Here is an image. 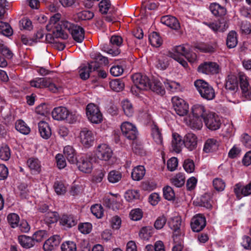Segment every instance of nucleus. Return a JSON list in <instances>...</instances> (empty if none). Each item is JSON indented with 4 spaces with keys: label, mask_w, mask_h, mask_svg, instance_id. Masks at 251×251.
I'll use <instances>...</instances> for the list:
<instances>
[{
    "label": "nucleus",
    "mask_w": 251,
    "mask_h": 251,
    "mask_svg": "<svg viewBox=\"0 0 251 251\" xmlns=\"http://www.w3.org/2000/svg\"><path fill=\"white\" fill-rule=\"evenodd\" d=\"M133 83L142 90H148L150 80L146 75L141 73H135L131 76Z\"/></svg>",
    "instance_id": "obj_13"
},
{
    "label": "nucleus",
    "mask_w": 251,
    "mask_h": 251,
    "mask_svg": "<svg viewBox=\"0 0 251 251\" xmlns=\"http://www.w3.org/2000/svg\"><path fill=\"white\" fill-rule=\"evenodd\" d=\"M91 72L88 66H81L79 71L80 77L83 80L87 79L90 76V73Z\"/></svg>",
    "instance_id": "obj_58"
},
{
    "label": "nucleus",
    "mask_w": 251,
    "mask_h": 251,
    "mask_svg": "<svg viewBox=\"0 0 251 251\" xmlns=\"http://www.w3.org/2000/svg\"><path fill=\"white\" fill-rule=\"evenodd\" d=\"M49 83V82L48 81V78L47 77H37L31 80L30 82V85L32 87L37 88L45 87Z\"/></svg>",
    "instance_id": "obj_35"
},
{
    "label": "nucleus",
    "mask_w": 251,
    "mask_h": 251,
    "mask_svg": "<svg viewBox=\"0 0 251 251\" xmlns=\"http://www.w3.org/2000/svg\"><path fill=\"white\" fill-rule=\"evenodd\" d=\"M123 110L126 115L130 117L133 113V108L130 102L127 100H124L122 102Z\"/></svg>",
    "instance_id": "obj_43"
},
{
    "label": "nucleus",
    "mask_w": 251,
    "mask_h": 251,
    "mask_svg": "<svg viewBox=\"0 0 251 251\" xmlns=\"http://www.w3.org/2000/svg\"><path fill=\"white\" fill-rule=\"evenodd\" d=\"M214 188L218 191H223L226 187L225 182L221 178H216L213 181Z\"/></svg>",
    "instance_id": "obj_60"
},
{
    "label": "nucleus",
    "mask_w": 251,
    "mask_h": 251,
    "mask_svg": "<svg viewBox=\"0 0 251 251\" xmlns=\"http://www.w3.org/2000/svg\"><path fill=\"white\" fill-rule=\"evenodd\" d=\"M188 50V49L184 45H179L175 47L172 50V51H169L168 52V55L177 61L183 67L187 68L188 63L187 61L184 59L183 56L185 57V55L187 54Z\"/></svg>",
    "instance_id": "obj_5"
},
{
    "label": "nucleus",
    "mask_w": 251,
    "mask_h": 251,
    "mask_svg": "<svg viewBox=\"0 0 251 251\" xmlns=\"http://www.w3.org/2000/svg\"><path fill=\"white\" fill-rule=\"evenodd\" d=\"M58 219V214L56 212L49 211L44 216V221L48 225L56 223Z\"/></svg>",
    "instance_id": "obj_41"
},
{
    "label": "nucleus",
    "mask_w": 251,
    "mask_h": 251,
    "mask_svg": "<svg viewBox=\"0 0 251 251\" xmlns=\"http://www.w3.org/2000/svg\"><path fill=\"white\" fill-rule=\"evenodd\" d=\"M94 16L92 12L84 10L77 13V17L80 20H89Z\"/></svg>",
    "instance_id": "obj_59"
},
{
    "label": "nucleus",
    "mask_w": 251,
    "mask_h": 251,
    "mask_svg": "<svg viewBox=\"0 0 251 251\" xmlns=\"http://www.w3.org/2000/svg\"><path fill=\"white\" fill-rule=\"evenodd\" d=\"M164 83L167 90L171 92H176L179 89V84L175 81L166 80L164 82Z\"/></svg>",
    "instance_id": "obj_51"
},
{
    "label": "nucleus",
    "mask_w": 251,
    "mask_h": 251,
    "mask_svg": "<svg viewBox=\"0 0 251 251\" xmlns=\"http://www.w3.org/2000/svg\"><path fill=\"white\" fill-rule=\"evenodd\" d=\"M238 79L237 76L233 74L229 75L226 80L225 87L226 89L234 91L237 89Z\"/></svg>",
    "instance_id": "obj_26"
},
{
    "label": "nucleus",
    "mask_w": 251,
    "mask_h": 251,
    "mask_svg": "<svg viewBox=\"0 0 251 251\" xmlns=\"http://www.w3.org/2000/svg\"><path fill=\"white\" fill-rule=\"evenodd\" d=\"M149 86L148 89H151L158 94L163 95L165 93L164 88L162 85V83L158 80L153 79L151 81H150Z\"/></svg>",
    "instance_id": "obj_25"
},
{
    "label": "nucleus",
    "mask_w": 251,
    "mask_h": 251,
    "mask_svg": "<svg viewBox=\"0 0 251 251\" xmlns=\"http://www.w3.org/2000/svg\"><path fill=\"white\" fill-rule=\"evenodd\" d=\"M209 8L212 14L216 17H222L226 13V8L216 2L211 3Z\"/></svg>",
    "instance_id": "obj_23"
},
{
    "label": "nucleus",
    "mask_w": 251,
    "mask_h": 251,
    "mask_svg": "<svg viewBox=\"0 0 251 251\" xmlns=\"http://www.w3.org/2000/svg\"><path fill=\"white\" fill-rule=\"evenodd\" d=\"M153 228L151 226L143 227L139 233V237L144 240H148L152 234Z\"/></svg>",
    "instance_id": "obj_40"
},
{
    "label": "nucleus",
    "mask_w": 251,
    "mask_h": 251,
    "mask_svg": "<svg viewBox=\"0 0 251 251\" xmlns=\"http://www.w3.org/2000/svg\"><path fill=\"white\" fill-rule=\"evenodd\" d=\"M237 33L234 31H230L226 38V44L227 47L229 49L235 48L237 44Z\"/></svg>",
    "instance_id": "obj_33"
},
{
    "label": "nucleus",
    "mask_w": 251,
    "mask_h": 251,
    "mask_svg": "<svg viewBox=\"0 0 251 251\" xmlns=\"http://www.w3.org/2000/svg\"><path fill=\"white\" fill-rule=\"evenodd\" d=\"M160 22L162 24L176 30H178L180 27L177 19L171 15H166L162 17Z\"/></svg>",
    "instance_id": "obj_17"
},
{
    "label": "nucleus",
    "mask_w": 251,
    "mask_h": 251,
    "mask_svg": "<svg viewBox=\"0 0 251 251\" xmlns=\"http://www.w3.org/2000/svg\"><path fill=\"white\" fill-rule=\"evenodd\" d=\"M125 198L129 202L134 201L139 199V192L137 190H128L125 193Z\"/></svg>",
    "instance_id": "obj_37"
},
{
    "label": "nucleus",
    "mask_w": 251,
    "mask_h": 251,
    "mask_svg": "<svg viewBox=\"0 0 251 251\" xmlns=\"http://www.w3.org/2000/svg\"><path fill=\"white\" fill-rule=\"evenodd\" d=\"M92 226L89 223H81L78 226L79 231L83 234H88L92 230Z\"/></svg>",
    "instance_id": "obj_61"
},
{
    "label": "nucleus",
    "mask_w": 251,
    "mask_h": 251,
    "mask_svg": "<svg viewBox=\"0 0 251 251\" xmlns=\"http://www.w3.org/2000/svg\"><path fill=\"white\" fill-rule=\"evenodd\" d=\"M27 164L31 171L34 174H39L41 171L40 161L37 158H30L28 159Z\"/></svg>",
    "instance_id": "obj_30"
},
{
    "label": "nucleus",
    "mask_w": 251,
    "mask_h": 251,
    "mask_svg": "<svg viewBox=\"0 0 251 251\" xmlns=\"http://www.w3.org/2000/svg\"><path fill=\"white\" fill-rule=\"evenodd\" d=\"M206 224L205 217L201 214L194 216L191 219V227L194 232H199L205 226Z\"/></svg>",
    "instance_id": "obj_15"
},
{
    "label": "nucleus",
    "mask_w": 251,
    "mask_h": 251,
    "mask_svg": "<svg viewBox=\"0 0 251 251\" xmlns=\"http://www.w3.org/2000/svg\"><path fill=\"white\" fill-rule=\"evenodd\" d=\"M110 88L115 91L120 92L122 91L124 87L125 84L122 80L115 79L111 80L109 83Z\"/></svg>",
    "instance_id": "obj_42"
},
{
    "label": "nucleus",
    "mask_w": 251,
    "mask_h": 251,
    "mask_svg": "<svg viewBox=\"0 0 251 251\" xmlns=\"http://www.w3.org/2000/svg\"><path fill=\"white\" fill-rule=\"evenodd\" d=\"M192 113L195 118L196 119L195 123V119H191L190 120V125L192 128L200 129L202 126L201 119L204 120V117H205L206 113L204 107L201 105H194L192 109Z\"/></svg>",
    "instance_id": "obj_3"
},
{
    "label": "nucleus",
    "mask_w": 251,
    "mask_h": 251,
    "mask_svg": "<svg viewBox=\"0 0 251 251\" xmlns=\"http://www.w3.org/2000/svg\"><path fill=\"white\" fill-rule=\"evenodd\" d=\"M0 53L5 57L10 59L13 57V53L5 45L3 41L0 39Z\"/></svg>",
    "instance_id": "obj_47"
},
{
    "label": "nucleus",
    "mask_w": 251,
    "mask_h": 251,
    "mask_svg": "<svg viewBox=\"0 0 251 251\" xmlns=\"http://www.w3.org/2000/svg\"><path fill=\"white\" fill-rule=\"evenodd\" d=\"M112 154L111 149L107 145L101 144L97 147L95 157L101 160L108 161L111 158Z\"/></svg>",
    "instance_id": "obj_10"
},
{
    "label": "nucleus",
    "mask_w": 251,
    "mask_h": 251,
    "mask_svg": "<svg viewBox=\"0 0 251 251\" xmlns=\"http://www.w3.org/2000/svg\"><path fill=\"white\" fill-rule=\"evenodd\" d=\"M86 115L92 123L99 124L102 120V116L99 107L93 103L88 104L86 107Z\"/></svg>",
    "instance_id": "obj_7"
},
{
    "label": "nucleus",
    "mask_w": 251,
    "mask_h": 251,
    "mask_svg": "<svg viewBox=\"0 0 251 251\" xmlns=\"http://www.w3.org/2000/svg\"><path fill=\"white\" fill-rule=\"evenodd\" d=\"M163 196L165 199L171 201L174 199L175 194L171 187L166 186L163 188Z\"/></svg>",
    "instance_id": "obj_56"
},
{
    "label": "nucleus",
    "mask_w": 251,
    "mask_h": 251,
    "mask_svg": "<svg viewBox=\"0 0 251 251\" xmlns=\"http://www.w3.org/2000/svg\"><path fill=\"white\" fill-rule=\"evenodd\" d=\"M99 6L100 11L102 14H106L110 6V1L109 0H102L99 3Z\"/></svg>",
    "instance_id": "obj_62"
},
{
    "label": "nucleus",
    "mask_w": 251,
    "mask_h": 251,
    "mask_svg": "<svg viewBox=\"0 0 251 251\" xmlns=\"http://www.w3.org/2000/svg\"><path fill=\"white\" fill-rule=\"evenodd\" d=\"M121 129L123 134L127 139L134 140L136 138L138 131L132 124L128 122H124L121 126Z\"/></svg>",
    "instance_id": "obj_12"
},
{
    "label": "nucleus",
    "mask_w": 251,
    "mask_h": 251,
    "mask_svg": "<svg viewBox=\"0 0 251 251\" xmlns=\"http://www.w3.org/2000/svg\"><path fill=\"white\" fill-rule=\"evenodd\" d=\"M96 161V158L93 155H85L76 160L78 169L84 173H91L93 169V162Z\"/></svg>",
    "instance_id": "obj_6"
},
{
    "label": "nucleus",
    "mask_w": 251,
    "mask_h": 251,
    "mask_svg": "<svg viewBox=\"0 0 251 251\" xmlns=\"http://www.w3.org/2000/svg\"><path fill=\"white\" fill-rule=\"evenodd\" d=\"M211 202V198L209 194H204L201 197L200 201L201 206L210 208L212 207Z\"/></svg>",
    "instance_id": "obj_48"
},
{
    "label": "nucleus",
    "mask_w": 251,
    "mask_h": 251,
    "mask_svg": "<svg viewBox=\"0 0 251 251\" xmlns=\"http://www.w3.org/2000/svg\"><path fill=\"white\" fill-rule=\"evenodd\" d=\"M7 219L11 227L15 228L18 226L20 218L17 214H9L7 217Z\"/></svg>",
    "instance_id": "obj_49"
},
{
    "label": "nucleus",
    "mask_w": 251,
    "mask_h": 251,
    "mask_svg": "<svg viewBox=\"0 0 251 251\" xmlns=\"http://www.w3.org/2000/svg\"><path fill=\"white\" fill-rule=\"evenodd\" d=\"M167 58L164 56H159L156 62V68L161 70H165L168 66Z\"/></svg>",
    "instance_id": "obj_55"
},
{
    "label": "nucleus",
    "mask_w": 251,
    "mask_h": 251,
    "mask_svg": "<svg viewBox=\"0 0 251 251\" xmlns=\"http://www.w3.org/2000/svg\"><path fill=\"white\" fill-rule=\"evenodd\" d=\"M11 156L10 150L7 145H4L0 149V159L4 161L8 160Z\"/></svg>",
    "instance_id": "obj_50"
},
{
    "label": "nucleus",
    "mask_w": 251,
    "mask_h": 251,
    "mask_svg": "<svg viewBox=\"0 0 251 251\" xmlns=\"http://www.w3.org/2000/svg\"><path fill=\"white\" fill-rule=\"evenodd\" d=\"M197 138L192 133H188L185 135L183 139V145L189 151L195 150L197 146Z\"/></svg>",
    "instance_id": "obj_19"
},
{
    "label": "nucleus",
    "mask_w": 251,
    "mask_h": 251,
    "mask_svg": "<svg viewBox=\"0 0 251 251\" xmlns=\"http://www.w3.org/2000/svg\"><path fill=\"white\" fill-rule=\"evenodd\" d=\"M194 85L202 98L207 100H213L215 92L213 87L202 79H198L194 82Z\"/></svg>",
    "instance_id": "obj_2"
},
{
    "label": "nucleus",
    "mask_w": 251,
    "mask_h": 251,
    "mask_svg": "<svg viewBox=\"0 0 251 251\" xmlns=\"http://www.w3.org/2000/svg\"><path fill=\"white\" fill-rule=\"evenodd\" d=\"M196 48L203 52L213 53L216 51L217 45L215 43H201L197 45Z\"/></svg>",
    "instance_id": "obj_31"
},
{
    "label": "nucleus",
    "mask_w": 251,
    "mask_h": 251,
    "mask_svg": "<svg viewBox=\"0 0 251 251\" xmlns=\"http://www.w3.org/2000/svg\"><path fill=\"white\" fill-rule=\"evenodd\" d=\"M149 41L151 46L158 47L162 44V40L159 35L156 32H153L149 37Z\"/></svg>",
    "instance_id": "obj_36"
},
{
    "label": "nucleus",
    "mask_w": 251,
    "mask_h": 251,
    "mask_svg": "<svg viewBox=\"0 0 251 251\" xmlns=\"http://www.w3.org/2000/svg\"><path fill=\"white\" fill-rule=\"evenodd\" d=\"M183 167L185 171L188 173L194 172L195 168L193 160L189 158L184 160Z\"/></svg>",
    "instance_id": "obj_54"
},
{
    "label": "nucleus",
    "mask_w": 251,
    "mask_h": 251,
    "mask_svg": "<svg viewBox=\"0 0 251 251\" xmlns=\"http://www.w3.org/2000/svg\"><path fill=\"white\" fill-rule=\"evenodd\" d=\"M53 188L58 195H64L67 191L66 187L64 183L59 181H56L54 182Z\"/></svg>",
    "instance_id": "obj_57"
},
{
    "label": "nucleus",
    "mask_w": 251,
    "mask_h": 251,
    "mask_svg": "<svg viewBox=\"0 0 251 251\" xmlns=\"http://www.w3.org/2000/svg\"><path fill=\"white\" fill-rule=\"evenodd\" d=\"M92 214L97 218H101L103 215V207L100 204H96L91 207Z\"/></svg>",
    "instance_id": "obj_52"
},
{
    "label": "nucleus",
    "mask_w": 251,
    "mask_h": 251,
    "mask_svg": "<svg viewBox=\"0 0 251 251\" xmlns=\"http://www.w3.org/2000/svg\"><path fill=\"white\" fill-rule=\"evenodd\" d=\"M145 174V169L143 166L135 167L132 172L131 177L134 180L139 181L142 179Z\"/></svg>",
    "instance_id": "obj_32"
},
{
    "label": "nucleus",
    "mask_w": 251,
    "mask_h": 251,
    "mask_svg": "<svg viewBox=\"0 0 251 251\" xmlns=\"http://www.w3.org/2000/svg\"><path fill=\"white\" fill-rule=\"evenodd\" d=\"M51 114L53 119L57 121L66 120L69 123H73L76 120V117L75 115L70 113L68 110L63 106L54 108Z\"/></svg>",
    "instance_id": "obj_4"
},
{
    "label": "nucleus",
    "mask_w": 251,
    "mask_h": 251,
    "mask_svg": "<svg viewBox=\"0 0 251 251\" xmlns=\"http://www.w3.org/2000/svg\"><path fill=\"white\" fill-rule=\"evenodd\" d=\"M219 146V142L215 138H209L205 142L203 151L206 153L216 151Z\"/></svg>",
    "instance_id": "obj_24"
},
{
    "label": "nucleus",
    "mask_w": 251,
    "mask_h": 251,
    "mask_svg": "<svg viewBox=\"0 0 251 251\" xmlns=\"http://www.w3.org/2000/svg\"><path fill=\"white\" fill-rule=\"evenodd\" d=\"M15 128L20 133L27 135L30 132L29 127L23 120H18L15 123Z\"/></svg>",
    "instance_id": "obj_34"
},
{
    "label": "nucleus",
    "mask_w": 251,
    "mask_h": 251,
    "mask_svg": "<svg viewBox=\"0 0 251 251\" xmlns=\"http://www.w3.org/2000/svg\"><path fill=\"white\" fill-rule=\"evenodd\" d=\"M39 131L41 136L45 139H49L51 135V131L49 124L45 122L41 121L38 123Z\"/></svg>",
    "instance_id": "obj_22"
},
{
    "label": "nucleus",
    "mask_w": 251,
    "mask_h": 251,
    "mask_svg": "<svg viewBox=\"0 0 251 251\" xmlns=\"http://www.w3.org/2000/svg\"><path fill=\"white\" fill-rule=\"evenodd\" d=\"M171 182L176 187H180L185 183V177L182 174L179 173L171 179Z\"/></svg>",
    "instance_id": "obj_45"
},
{
    "label": "nucleus",
    "mask_w": 251,
    "mask_h": 251,
    "mask_svg": "<svg viewBox=\"0 0 251 251\" xmlns=\"http://www.w3.org/2000/svg\"><path fill=\"white\" fill-rule=\"evenodd\" d=\"M151 135L154 141L157 144H161L163 138L159 129L156 126H153L151 128Z\"/></svg>",
    "instance_id": "obj_39"
},
{
    "label": "nucleus",
    "mask_w": 251,
    "mask_h": 251,
    "mask_svg": "<svg viewBox=\"0 0 251 251\" xmlns=\"http://www.w3.org/2000/svg\"><path fill=\"white\" fill-rule=\"evenodd\" d=\"M122 177L121 172L115 170L110 171L108 175V180L110 183H114L119 181Z\"/></svg>",
    "instance_id": "obj_46"
},
{
    "label": "nucleus",
    "mask_w": 251,
    "mask_h": 251,
    "mask_svg": "<svg viewBox=\"0 0 251 251\" xmlns=\"http://www.w3.org/2000/svg\"><path fill=\"white\" fill-rule=\"evenodd\" d=\"M0 33L8 37L12 35L13 30L8 23L0 22Z\"/></svg>",
    "instance_id": "obj_44"
},
{
    "label": "nucleus",
    "mask_w": 251,
    "mask_h": 251,
    "mask_svg": "<svg viewBox=\"0 0 251 251\" xmlns=\"http://www.w3.org/2000/svg\"><path fill=\"white\" fill-rule=\"evenodd\" d=\"M61 250V251H76V246L75 242L68 241L62 244Z\"/></svg>",
    "instance_id": "obj_53"
},
{
    "label": "nucleus",
    "mask_w": 251,
    "mask_h": 251,
    "mask_svg": "<svg viewBox=\"0 0 251 251\" xmlns=\"http://www.w3.org/2000/svg\"><path fill=\"white\" fill-rule=\"evenodd\" d=\"M183 145V140H182L181 137L177 133H173L171 144L172 150L178 153L181 151Z\"/></svg>",
    "instance_id": "obj_21"
},
{
    "label": "nucleus",
    "mask_w": 251,
    "mask_h": 251,
    "mask_svg": "<svg viewBox=\"0 0 251 251\" xmlns=\"http://www.w3.org/2000/svg\"><path fill=\"white\" fill-rule=\"evenodd\" d=\"M60 238L58 235H54L46 241L43 249L45 251H52L60 244Z\"/></svg>",
    "instance_id": "obj_20"
},
{
    "label": "nucleus",
    "mask_w": 251,
    "mask_h": 251,
    "mask_svg": "<svg viewBox=\"0 0 251 251\" xmlns=\"http://www.w3.org/2000/svg\"><path fill=\"white\" fill-rule=\"evenodd\" d=\"M219 65L212 62H206L201 64L198 67V71L207 75L217 74L220 72Z\"/></svg>",
    "instance_id": "obj_14"
},
{
    "label": "nucleus",
    "mask_w": 251,
    "mask_h": 251,
    "mask_svg": "<svg viewBox=\"0 0 251 251\" xmlns=\"http://www.w3.org/2000/svg\"><path fill=\"white\" fill-rule=\"evenodd\" d=\"M204 25L208 26L215 32L225 31L228 27V25L226 21H218L215 22L203 23Z\"/></svg>",
    "instance_id": "obj_18"
},
{
    "label": "nucleus",
    "mask_w": 251,
    "mask_h": 251,
    "mask_svg": "<svg viewBox=\"0 0 251 251\" xmlns=\"http://www.w3.org/2000/svg\"><path fill=\"white\" fill-rule=\"evenodd\" d=\"M181 218L179 216H175L170 218L168 222L169 227L173 230V240L177 241V238L181 237V232L180 226L181 225Z\"/></svg>",
    "instance_id": "obj_11"
},
{
    "label": "nucleus",
    "mask_w": 251,
    "mask_h": 251,
    "mask_svg": "<svg viewBox=\"0 0 251 251\" xmlns=\"http://www.w3.org/2000/svg\"><path fill=\"white\" fill-rule=\"evenodd\" d=\"M91 58L100 64L106 65L108 63L107 58L98 52H92L90 54Z\"/></svg>",
    "instance_id": "obj_38"
},
{
    "label": "nucleus",
    "mask_w": 251,
    "mask_h": 251,
    "mask_svg": "<svg viewBox=\"0 0 251 251\" xmlns=\"http://www.w3.org/2000/svg\"><path fill=\"white\" fill-rule=\"evenodd\" d=\"M167 222V219L164 216L158 217L154 222V226L157 229L162 228Z\"/></svg>",
    "instance_id": "obj_64"
},
{
    "label": "nucleus",
    "mask_w": 251,
    "mask_h": 251,
    "mask_svg": "<svg viewBox=\"0 0 251 251\" xmlns=\"http://www.w3.org/2000/svg\"><path fill=\"white\" fill-rule=\"evenodd\" d=\"M65 156L71 164H75L76 161V154L75 150L71 146L65 147L63 151Z\"/></svg>",
    "instance_id": "obj_28"
},
{
    "label": "nucleus",
    "mask_w": 251,
    "mask_h": 251,
    "mask_svg": "<svg viewBox=\"0 0 251 251\" xmlns=\"http://www.w3.org/2000/svg\"><path fill=\"white\" fill-rule=\"evenodd\" d=\"M131 219L134 221L140 220L143 217V212L139 208L132 210L130 212Z\"/></svg>",
    "instance_id": "obj_63"
},
{
    "label": "nucleus",
    "mask_w": 251,
    "mask_h": 251,
    "mask_svg": "<svg viewBox=\"0 0 251 251\" xmlns=\"http://www.w3.org/2000/svg\"><path fill=\"white\" fill-rule=\"evenodd\" d=\"M173 107L176 113L180 116H184L188 112L189 106L185 100L178 97L172 99Z\"/></svg>",
    "instance_id": "obj_8"
},
{
    "label": "nucleus",
    "mask_w": 251,
    "mask_h": 251,
    "mask_svg": "<svg viewBox=\"0 0 251 251\" xmlns=\"http://www.w3.org/2000/svg\"><path fill=\"white\" fill-rule=\"evenodd\" d=\"M60 222L63 226L70 228L77 224V220L72 215H63Z\"/></svg>",
    "instance_id": "obj_29"
},
{
    "label": "nucleus",
    "mask_w": 251,
    "mask_h": 251,
    "mask_svg": "<svg viewBox=\"0 0 251 251\" xmlns=\"http://www.w3.org/2000/svg\"><path fill=\"white\" fill-rule=\"evenodd\" d=\"M81 143L85 148L92 146L95 140V133L86 128H83L80 133Z\"/></svg>",
    "instance_id": "obj_16"
},
{
    "label": "nucleus",
    "mask_w": 251,
    "mask_h": 251,
    "mask_svg": "<svg viewBox=\"0 0 251 251\" xmlns=\"http://www.w3.org/2000/svg\"><path fill=\"white\" fill-rule=\"evenodd\" d=\"M203 121L207 128L216 130L220 127L221 122L219 117L214 113H208L204 117Z\"/></svg>",
    "instance_id": "obj_9"
},
{
    "label": "nucleus",
    "mask_w": 251,
    "mask_h": 251,
    "mask_svg": "<svg viewBox=\"0 0 251 251\" xmlns=\"http://www.w3.org/2000/svg\"><path fill=\"white\" fill-rule=\"evenodd\" d=\"M60 18L61 15L59 13L51 16L49 24L46 25L47 29L48 31L52 30L54 37L64 40L68 38V35L66 32V30H67L75 41L81 43L84 38L85 31L83 28L66 20L60 21Z\"/></svg>",
    "instance_id": "obj_1"
},
{
    "label": "nucleus",
    "mask_w": 251,
    "mask_h": 251,
    "mask_svg": "<svg viewBox=\"0 0 251 251\" xmlns=\"http://www.w3.org/2000/svg\"><path fill=\"white\" fill-rule=\"evenodd\" d=\"M18 241L20 245L26 249H29L33 247L35 244L33 237H31L24 235L19 236Z\"/></svg>",
    "instance_id": "obj_27"
}]
</instances>
